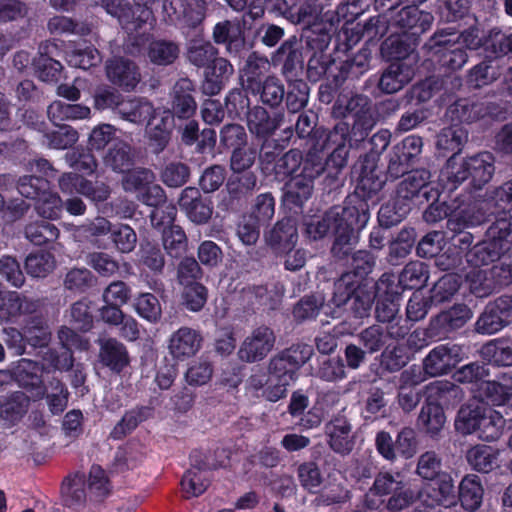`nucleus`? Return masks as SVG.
Returning <instances> with one entry per match:
<instances>
[{
  "instance_id": "7ed1b4c3",
  "label": "nucleus",
  "mask_w": 512,
  "mask_h": 512,
  "mask_svg": "<svg viewBox=\"0 0 512 512\" xmlns=\"http://www.w3.org/2000/svg\"><path fill=\"white\" fill-rule=\"evenodd\" d=\"M373 126L374 121L369 115H357L351 127L345 121L337 122L328 131L321 146L322 149L330 151L327 165L332 166L337 172L340 171L346 166L351 149L367 150L360 156L359 161L367 162L373 158L377 163L379 156L390 144L391 133L387 129H380L368 139Z\"/></svg>"
},
{
  "instance_id": "603ef678",
  "label": "nucleus",
  "mask_w": 512,
  "mask_h": 512,
  "mask_svg": "<svg viewBox=\"0 0 512 512\" xmlns=\"http://www.w3.org/2000/svg\"><path fill=\"white\" fill-rule=\"evenodd\" d=\"M61 494L65 506L77 509L86 501L85 477L81 474L70 475L64 479Z\"/></svg>"
},
{
  "instance_id": "c9c22d12",
  "label": "nucleus",
  "mask_w": 512,
  "mask_h": 512,
  "mask_svg": "<svg viewBox=\"0 0 512 512\" xmlns=\"http://www.w3.org/2000/svg\"><path fill=\"white\" fill-rule=\"evenodd\" d=\"M362 284L355 279V275L351 273H343L333 286V293L330 304L334 306L331 312L332 317L341 316V311L346 310V306L350 303L352 297L360 290Z\"/></svg>"
},
{
  "instance_id": "4be33fe9",
  "label": "nucleus",
  "mask_w": 512,
  "mask_h": 512,
  "mask_svg": "<svg viewBox=\"0 0 512 512\" xmlns=\"http://www.w3.org/2000/svg\"><path fill=\"white\" fill-rule=\"evenodd\" d=\"M495 114V106L487 101L470 98L458 99L446 110V117L455 124L472 123L486 116Z\"/></svg>"
},
{
  "instance_id": "f257e3e1",
  "label": "nucleus",
  "mask_w": 512,
  "mask_h": 512,
  "mask_svg": "<svg viewBox=\"0 0 512 512\" xmlns=\"http://www.w3.org/2000/svg\"><path fill=\"white\" fill-rule=\"evenodd\" d=\"M370 219L369 204L355 196H348L343 205H335L322 217L312 216L305 225V233L312 240L323 238L328 232L334 234L332 255L346 259L358 242L359 233Z\"/></svg>"
},
{
  "instance_id": "393cba45",
  "label": "nucleus",
  "mask_w": 512,
  "mask_h": 512,
  "mask_svg": "<svg viewBox=\"0 0 512 512\" xmlns=\"http://www.w3.org/2000/svg\"><path fill=\"white\" fill-rule=\"evenodd\" d=\"M414 77V68L406 61H392L378 78L377 88L383 94H395L408 85Z\"/></svg>"
},
{
  "instance_id": "13d9d810",
  "label": "nucleus",
  "mask_w": 512,
  "mask_h": 512,
  "mask_svg": "<svg viewBox=\"0 0 512 512\" xmlns=\"http://www.w3.org/2000/svg\"><path fill=\"white\" fill-rule=\"evenodd\" d=\"M25 237L32 244L41 246L55 242L60 234L58 227L44 219L36 220L26 225Z\"/></svg>"
},
{
  "instance_id": "6ab92c4d",
  "label": "nucleus",
  "mask_w": 512,
  "mask_h": 512,
  "mask_svg": "<svg viewBox=\"0 0 512 512\" xmlns=\"http://www.w3.org/2000/svg\"><path fill=\"white\" fill-rule=\"evenodd\" d=\"M303 44L296 36L285 40L272 56L275 66L281 65V72L286 80L296 79L299 72L303 70Z\"/></svg>"
},
{
  "instance_id": "a878e982",
  "label": "nucleus",
  "mask_w": 512,
  "mask_h": 512,
  "mask_svg": "<svg viewBox=\"0 0 512 512\" xmlns=\"http://www.w3.org/2000/svg\"><path fill=\"white\" fill-rule=\"evenodd\" d=\"M201 334L190 327H180L168 340V350L173 359L184 361L194 356L200 349Z\"/></svg>"
},
{
  "instance_id": "49530a36",
  "label": "nucleus",
  "mask_w": 512,
  "mask_h": 512,
  "mask_svg": "<svg viewBox=\"0 0 512 512\" xmlns=\"http://www.w3.org/2000/svg\"><path fill=\"white\" fill-rule=\"evenodd\" d=\"M468 140V131L458 125L452 124L443 128L437 135L436 147L438 150L451 152L452 156H456L462 151Z\"/></svg>"
},
{
  "instance_id": "6e6552de",
  "label": "nucleus",
  "mask_w": 512,
  "mask_h": 512,
  "mask_svg": "<svg viewBox=\"0 0 512 512\" xmlns=\"http://www.w3.org/2000/svg\"><path fill=\"white\" fill-rule=\"evenodd\" d=\"M397 184L395 194L401 201L412 207V204L423 205L425 202L435 201L441 196L442 182L432 180V174L425 168L414 169L403 175Z\"/></svg>"
},
{
  "instance_id": "a211bd4d",
  "label": "nucleus",
  "mask_w": 512,
  "mask_h": 512,
  "mask_svg": "<svg viewBox=\"0 0 512 512\" xmlns=\"http://www.w3.org/2000/svg\"><path fill=\"white\" fill-rule=\"evenodd\" d=\"M330 449L341 455H349L355 446V435L352 425L345 416H333L324 427Z\"/></svg>"
},
{
  "instance_id": "8fccbe9b",
  "label": "nucleus",
  "mask_w": 512,
  "mask_h": 512,
  "mask_svg": "<svg viewBox=\"0 0 512 512\" xmlns=\"http://www.w3.org/2000/svg\"><path fill=\"white\" fill-rule=\"evenodd\" d=\"M169 22L175 26L194 27L200 20L186 0H166L163 5Z\"/></svg>"
},
{
  "instance_id": "0e129e2a",
  "label": "nucleus",
  "mask_w": 512,
  "mask_h": 512,
  "mask_svg": "<svg viewBox=\"0 0 512 512\" xmlns=\"http://www.w3.org/2000/svg\"><path fill=\"white\" fill-rule=\"evenodd\" d=\"M411 206L395 194L393 201L383 204L378 211L381 227L390 228L399 224L410 212Z\"/></svg>"
},
{
  "instance_id": "423d86ee",
  "label": "nucleus",
  "mask_w": 512,
  "mask_h": 512,
  "mask_svg": "<svg viewBox=\"0 0 512 512\" xmlns=\"http://www.w3.org/2000/svg\"><path fill=\"white\" fill-rule=\"evenodd\" d=\"M426 0L384 1V5H375L376 10H386L391 31L404 33L414 37L430 29L434 17L430 12L420 10L415 3Z\"/></svg>"
},
{
  "instance_id": "f3484780",
  "label": "nucleus",
  "mask_w": 512,
  "mask_h": 512,
  "mask_svg": "<svg viewBox=\"0 0 512 512\" xmlns=\"http://www.w3.org/2000/svg\"><path fill=\"white\" fill-rule=\"evenodd\" d=\"M44 365L30 359H20L14 367V380L35 400L44 398L46 384L43 380Z\"/></svg>"
},
{
  "instance_id": "f8f14e48",
  "label": "nucleus",
  "mask_w": 512,
  "mask_h": 512,
  "mask_svg": "<svg viewBox=\"0 0 512 512\" xmlns=\"http://www.w3.org/2000/svg\"><path fill=\"white\" fill-rule=\"evenodd\" d=\"M423 139L418 135H409L396 144L390 154L387 175L397 179L407 172L420 158Z\"/></svg>"
},
{
  "instance_id": "5fc2aeb1",
  "label": "nucleus",
  "mask_w": 512,
  "mask_h": 512,
  "mask_svg": "<svg viewBox=\"0 0 512 512\" xmlns=\"http://www.w3.org/2000/svg\"><path fill=\"white\" fill-rule=\"evenodd\" d=\"M41 135L43 144L59 150L72 147L79 138L77 130L69 125H58V129L55 130H50L47 125Z\"/></svg>"
},
{
  "instance_id": "9d476101",
  "label": "nucleus",
  "mask_w": 512,
  "mask_h": 512,
  "mask_svg": "<svg viewBox=\"0 0 512 512\" xmlns=\"http://www.w3.org/2000/svg\"><path fill=\"white\" fill-rule=\"evenodd\" d=\"M448 36H455V33L439 29L429 39L428 46L440 67L455 71L464 66L468 55L461 44Z\"/></svg>"
},
{
  "instance_id": "4d7b16f0",
  "label": "nucleus",
  "mask_w": 512,
  "mask_h": 512,
  "mask_svg": "<svg viewBox=\"0 0 512 512\" xmlns=\"http://www.w3.org/2000/svg\"><path fill=\"white\" fill-rule=\"evenodd\" d=\"M380 14L370 17L363 24L357 23L354 30L359 38L366 39L367 42L379 40L391 31L390 23L386 10H380Z\"/></svg>"
},
{
  "instance_id": "69168bd1",
  "label": "nucleus",
  "mask_w": 512,
  "mask_h": 512,
  "mask_svg": "<svg viewBox=\"0 0 512 512\" xmlns=\"http://www.w3.org/2000/svg\"><path fill=\"white\" fill-rule=\"evenodd\" d=\"M461 285V276L456 273H447L443 275L432 287L430 291V300L434 305H439L450 301L459 290Z\"/></svg>"
},
{
  "instance_id": "c756f323",
  "label": "nucleus",
  "mask_w": 512,
  "mask_h": 512,
  "mask_svg": "<svg viewBox=\"0 0 512 512\" xmlns=\"http://www.w3.org/2000/svg\"><path fill=\"white\" fill-rule=\"evenodd\" d=\"M194 91V83L188 78H181L175 83L170 111L174 118L188 120L194 116L197 109V103L192 95Z\"/></svg>"
},
{
  "instance_id": "5701e85b",
  "label": "nucleus",
  "mask_w": 512,
  "mask_h": 512,
  "mask_svg": "<svg viewBox=\"0 0 512 512\" xmlns=\"http://www.w3.org/2000/svg\"><path fill=\"white\" fill-rule=\"evenodd\" d=\"M106 75L108 80L125 92L133 91L141 81V74L135 62L114 57L106 62Z\"/></svg>"
},
{
  "instance_id": "bf43d9fd",
  "label": "nucleus",
  "mask_w": 512,
  "mask_h": 512,
  "mask_svg": "<svg viewBox=\"0 0 512 512\" xmlns=\"http://www.w3.org/2000/svg\"><path fill=\"white\" fill-rule=\"evenodd\" d=\"M180 53L179 46L168 40H153L149 43L147 56L157 66H168L175 62Z\"/></svg>"
},
{
  "instance_id": "cd10ccee",
  "label": "nucleus",
  "mask_w": 512,
  "mask_h": 512,
  "mask_svg": "<svg viewBox=\"0 0 512 512\" xmlns=\"http://www.w3.org/2000/svg\"><path fill=\"white\" fill-rule=\"evenodd\" d=\"M477 397L488 406L512 407V376L502 374L496 380L482 381Z\"/></svg>"
},
{
  "instance_id": "a18cd8bd",
  "label": "nucleus",
  "mask_w": 512,
  "mask_h": 512,
  "mask_svg": "<svg viewBox=\"0 0 512 512\" xmlns=\"http://www.w3.org/2000/svg\"><path fill=\"white\" fill-rule=\"evenodd\" d=\"M483 492L480 477L474 474L466 475L459 484L457 499L465 510L472 512L480 507Z\"/></svg>"
},
{
  "instance_id": "ddd939ff",
  "label": "nucleus",
  "mask_w": 512,
  "mask_h": 512,
  "mask_svg": "<svg viewBox=\"0 0 512 512\" xmlns=\"http://www.w3.org/2000/svg\"><path fill=\"white\" fill-rule=\"evenodd\" d=\"M465 350L462 346L446 343L434 347L423 359L429 377H437L450 373L462 361Z\"/></svg>"
},
{
  "instance_id": "20e7f679",
  "label": "nucleus",
  "mask_w": 512,
  "mask_h": 512,
  "mask_svg": "<svg viewBox=\"0 0 512 512\" xmlns=\"http://www.w3.org/2000/svg\"><path fill=\"white\" fill-rule=\"evenodd\" d=\"M494 163L493 154L486 151L466 157L462 162L449 157L439 175L442 191L451 193L464 182L475 190L482 189L492 179Z\"/></svg>"
},
{
  "instance_id": "a19ab883",
  "label": "nucleus",
  "mask_w": 512,
  "mask_h": 512,
  "mask_svg": "<svg viewBox=\"0 0 512 512\" xmlns=\"http://www.w3.org/2000/svg\"><path fill=\"white\" fill-rule=\"evenodd\" d=\"M29 405L30 398L22 391L0 395V418L15 423L26 414Z\"/></svg>"
},
{
  "instance_id": "0eeeda50",
  "label": "nucleus",
  "mask_w": 512,
  "mask_h": 512,
  "mask_svg": "<svg viewBox=\"0 0 512 512\" xmlns=\"http://www.w3.org/2000/svg\"><path fill=\"white\" fill-rule=\"evenodd\" d=\"M512 246L511 222L507 217L496 218L488 227L485 239L466 253L467 262L475 267L488 265L501 258Z\"/></svg>"
},
{
  "instance_id": "338daca9",
  "label": "nucleus",
  "mask_w": 512,
  "mask_h": 512,
  "mask_svg": "<svg viewBox=\"0 0 512 512\" xmlns=\"http://www.w3.org/2000/svg\"><path fill=\"white\" fill-rule=\"evenodd\" d=\"M498 452L488 445H476L467 452V461L479 472L488 473L496 465Z\"/></svg>"
},
{
  "instance_id": "7c9ffc66",
  "label": "nucleus",
  "mask_w": 512,
  "mask_h": 512,
  "mask_svg": "<svg viewBox=\"0 0 512 512\" xmlns=\"http://www.w3.org/2000/svg\"><path fill=\"white\" fill-rule=\"evenodd\" d=\"M38 301L22 296L18 292L8 291L0 294V322H13L22 315L36 312Z\"/></svg>"
},
{
  "instance_id": "774afa93",
  "label": "nucleus",
  "mask_w": 512,
  "mask_h": 512,
  "mask_svg": "<svg viewBox=\"0 0 512 512\" xmlns=\"http://www.w3.org/2000/svg\"><path fill=\"white\" fill-rule=\"evenodd\" d=\"M490 202L491 209L495 214H500L498 218L507 217L510 222L509 212L512 210V180L503 183L486 194Z\"/></svg>"
},
{
  "instance_id": "f03ea898",
  "label": "nucleus",
  "mask_w": 512,
  "mask_h": 512,
  "mask_svg": "<svg viewBox=\"0 0 512 512\" xmlns=\"http://www.w3.org/2000/svg\"><path fill=\"white\" fill-rule=\"evenodd\" d=\"M318 141L312 144L304 156L296 148L283 153L272 167L275 179L286 182L283 202L290 209H301L311 198L314 181L325 170L330 151L321 148Z\"/></svg>"
},
{
  "instance_id": "79ce46f5",
  "label": "nucleus",
  "mask_w": 512,
  "mask_h": 512,
  "mask_svg": "<svg viewBox=\"0 0 512 512\" xmlns=\"http://www.w3.org/2000/svg\"><path fill=\"white\" fill-rule=\"evenodd\" d=\"M257 187V177L252 171L233 174L229 177L226 189L231 202L241 205L246 202Z\"/></svg>"
},
{
  "instance_id": "09e8293b",
  "label": "nucleus",
  "mask_w": 512,
  "mask_h": 512,
  "mask_svg": "<svg viewBox=\"0 0 512 512\" xmlns=\"http://www.w3.org/2000/svg\"><path fill=\"white\" fill-rule=\"evenodd\" d=\"M481 357L495 366L512 365V344L504 338H497L484 344L480 350Z\"/></svg>"
},
{
  "instance_id": "2f4dec72",
  "label": "nucleus",
  "mask_w": 512,
  "mask_h": 512,
  "mask_svg": "<svg viewBox=\"0 0 512 512\" xmlns=\"http://www.w3.org/2000/svg\"><path fill=\"white\" fill-rule=\"evenodd\" d=\"M244 118H246L248 129L252 134L259 138H267L281 126L284 113L276 112L270 115L266 108L255 105Z\"/></svg>"
},
{
  "instance_id": "052dcab7",
  "label": "nucleus",
  "mask_w": 512,
  "mask_h": 512,
  "mask_svg": "<svg viewBox=\"0 0 512 512\" xmlns=\"http://www.w3.org/2000/svg\"><path fill=\"white\" fill-rule=\"evenodd\" d=\"M48 31L53 35H79L86 36L92 31L87 21L77 22L67 16H54L47 23Z\"/></svg>"
},
{
  "instance_id": "c03bdc74",
  "label": "nucleus",
  "mask_w": 512,
  "mask_h": 512,
  "mask_svg": "<svg viewBox=\"0 0 512 512\" xmlns=\"http://www.w3.org/2000/svg\"><path fill=\"white\" fill-rule=\"evenodd\" d=\"M285 86L276 76H267L259 84L255 91H249L252 95H258L262 105L270 109H277L282 106L285 98Z\"/></svg>"
},
{
  "instance_id": "b1692460",
  "label": "nucleus",
  "mask_w": 512,
  "mask_h": 512,
  "mask_svg": "<svg viewBox=\"0 0 512 512\" xmlns=\"http://www.w3.org/2000/svg\"><path fill=\"white\" fill-rule=\"evenodd\" d=\"M367 162L359 161L354 166V173H357V184L355 189V197L365 201V198H371L383 188L385 179L382 171L378 168L373 158Z\"/></svg>"
},
{
  "instance_id": "4468645a",
  "label": "nucleus",
  "mask_w": 512,
  "mask_h": 512,
  "mask_svg": "<svg viewBox=\"0 0 512 512\" xmlns=\"http://www.w3.org/2000/svg\"><path fill=\"white\" fill-rule=\"evenodd\" d=\"M275 342L276 336L270 327L266 325L256 327L243 340L238 350V357L246 363L259 362L272 351Z\"/></svg>"
},
{
  "instance_id": "412c9836",
  "label": "nucleus",
  "mask_w": 512,
  "mask_h": 512,
  "mask_svg": "<svg viewBox=\"0 0 512 512\" xmlns=\"http://www.w3.org/2000/svg\"><path fill=\"white\" fill-rule=\"evenodd\" d=\"M424 490L420 493L422 502L428 507H451L457 503V495L453 479L450 474L444 473L429 480Z\"/></svg>"
},
{
  "instance_id": "72a5a7b5",
  "label": "nucleus",
  "mask_w": 512,
  "mask_h": 512,
  "mask_svg": "<svg viewBox=\"0 0 512 512\" xmlns=\"http://www.w3.org/2000/svg\"><path fill=\"white\" fill-rule=\"evenodd\" d=\"M233 73V65L225 58H219L205 70L204 80L201 85L202 93L207 96L219 94Z\"/></svg>"
},
{
  "instance_id": "4c0bfd02",
  "label": "nucleus",
  "mask_w": 512,
  "mask_h": 512,
  "mask_svg": "<svg viewBox=\"0 0 512 512\" xmlns=\"http://www.w3.org/2000/svg\"><path fill=\"white\" fill-rule=\"evenodd\" d=\"M154 107L150 101L141 97H122L116 110L123 120L133 124H144L151 119Z\"/></svg>"
},
{
  "instance_id": "e2e57ef3",
  "label": "nucleus",
  "mask_w": 512,
  "mask_h": 512,
  "mask_svg": "<svg viewBox=\"0 0 512 512\" xmlns=\"http://www.w3.org/2000/svg\"><path fill=\"white\" fill-rule=\"evenodd\" d=\"M44 398L49 411L53 415L61 414L67 407L69 392L63 382L57 377H51L46 383Z\"/></svg>"
},
{
  "instance_id": "37998d69",
  "label": "nucleus",
  "mask_w": 512,
  "mask_h": 512,
  "mask_svg": "<svg viewBox=\"0 0 512 512\" xmlns=\"http://www.w3.org/2000/svg\"><path fill=\"white\" fill-rule=\"evenodd\" d=\"M269 68L267 58L259 56L257 53H251L241 70L240 82L247 91H255L259 84L263 82L262 76Z\"/></svg>"
},
{
  "instance_id": "58836bf2",
  "label": "nucleus",
  "mask_w": 512,
  "mask_h": 512,
  "mask_svg": "<svg viewBox=\"0 0 512 512\" xmlns=\"http://www.w3.org/2000/svg\"><path fill=\"white\" fill-rule=\"evenodd\" d=\"M418 37L404 33L391 34L383 42L381 51L384 56L393 61H405V59L414 52L417 46Z\"/></svg>"
},
{
  "instance_id": "ea45409f",
  "label": "nucleus",
  "mask_w": 512,
  "mask_h": 512,
  "mask_svg": "<svg viewBox=\"0 0 512 512\" xmlns=\"http://www.w3.org/2000/svg\"><path fill=\"white\" fill-rule=\"evenodd\" d=\"M91 110L82 104H71L61 100L53 101L47 108L50 121L58 126L65 121L83 120L90 116Z\"/></svg>"
},
{
  "instance_id": "3c124183",
  "label": "nucleus",
  "mask_w": 512,
  "mask_h": 512,
  "mask_svg": "<svg viewBox=\"0 0 512 512\" xmlns=\"http://www.w3.org/2000/svg\"><path fill=\"white\" fill-rule=\"evenodd\" d=\"M101 362L115 372H120L128 364L125 346L116 339H107L101 343Z\"/></svg>"
},
{
  "instance_id": "6e6d98bb",
  "label": "nucleus",
  "mask_w": 512,
  "mask_h": 512,
  "mask_svg": "<svg viewBox=\"0 0 512 512\" xmlns=\"http://www.w3.org/2000/svg\"><path fill=\"white\" fill-rule=\"evenodd\" d=\"M152 410L147 406H140L127 411L121 420L110 432V438L120 440L131 433L141 422L151 416Z\"/></svg>"
},
{
  "instance_id": "aec40b11",
  "label": "nucleus",
  "mask_w": 512,
  "mask_h": 512,
  "mask_svg": "<svg viewBox=\"0 0 512 512\" xmlns=\"http://www.w3.org/2000/svg\"><path fill=\"white\" fill-rule=\"evenodd\" d=\"M472 317L471 309L465 304H455L430 319V331L438 339H444L451 332L462 328Z\"/></svg>"
},
{
  "instance_id": "680f3d73",
  "label": "nucleus",
  "mask_w": 512,
  "mask_h": 512,
  "mask_svg": "<svg viewBox=\"0 0 512 512\" xmlns=\"http://www.w3.org/2000/svg\"><path fill=\"white\" fill-rule=\"evenodd\" d=\"M500 74L495 60H484L469 70L467 83L470 87L481 88L497 80Z\"/></svg>"
},
{
  "instance_id": "39448f33",
  "label": "nucleus",
  "mask_w": 512,
  "mask_h": 512,
  "mask_svg": "<svg viewBox=\"0 0 512 512\" xmlns=\"http://www.w3.org/2000/svg\"><path fill=\"white\" fill-rule=\"evenodd\" d=\"M504 426L505 420L500 412L477 399V396L461 406L455 419L458 432L465 435L475 433L479 439L487 442L496 441Z\"/></svg>"
},
{
  "instance_id": "473e14b6",
  "label": "nucleus",
  "mask_w": 512,
  "mask_h": 512,
  "mask_svg": "<svg viewBox=\"0 0 512 512\" xmlns=\"http://www.w3.org/2000/svg\"><path fill=\"white\" fill-rule=\"evenodd\" d=\"M100 6L107 14L116 18L122 28L129 35H140L145 33L141 24H138L136 11L132 8L127 0H101Z\"/></svg>"
},
{
  "instance_id": "864d4df0",
  "label": "nucleus",
  "mask_w": 512,
  "mask_h": 512,
  "mask_svg": "<svg viewBox=\"0 0 512 512\" xmlns=\"http://www.w3.org/2000/svg\"><path fill=\"white\" fill-rule=\"evenodd\" d=\"M368 68L369 58L365 52L342 62L339 66L336 64L335 71L337 72L333 75L334 86H340L347 79H358Z\"/></svg>"
},
{
  "instance_id": "f704fd0d",
  "label": "nucleus",
  "mask_w": 512,
  "mask_h": 512,
  "mask_svg": "<svg viewBox=\"0 0 512 512\" xmlns=\"http://www.w3.org/2000/svg\"><path fill=\"white\" fill-rule=\"evenodd\" d=\"M446 415L443 407L432 401H426L420 410L417 426L431 439H438L444 429Z\"/></svg>"
},
{
  "instance_id": "1a4fd4ad",
  "label": "nucleus",
  "mask_w": 512,
  "mask_h": 512,
  "mask_svg": "<svg viewBox=\"0 0 512 512\" xmlns=\"http://www.w3.org/2000/svg\"><path fill=\"white\" fill-rule=\"evenodd\" d=\"M313 347L305 343H296L279 352L269 362L271 380L291 384L297 378L298 370L310 360Z\"/></svg>"
},
{
  "instance_id": "e433bc0d",
  "label": "nucleus",
  "mask_w": 512,
  "mask_h": 512,
  "mask_svg": "<svg viewBox=\"0 0 512 512\" xmlns=\"http://www.w3.org/2000/svg\"><path fill=\"white\" fill-rule=\"evenodd\" d=\"M295 115V124L283 130L282 141L289 142L295 133L299 139H308L315 144L317 140L315 142L314 140L319 135V130H316L318 115L311 109L303 110ZM327 134L328 132L325 133L324 139L322 141L318 140V142L323 143Z\"/></svg>"
},
{
  "instance_id": "bb28decb",
  "label": "nucleus",
  "mask_w": 512,
  "mask_h": 512,
  "mask_svg": "<svg viewBox=\"0 0 512 512\" xmlns=\"http://www.w3.org/2000/svg\"><path fill=\"white\" fill-rule=\"evenodd\" d=\"M298 241L295 219L285 217L279 220L266 236L267 245L277 255L291 252Z\"/></svg>"
},
{
  "instance_id": "c85d7f7f",
  "label": "nucleus",
  "mask_w": 512,
  "mask_h": 512,
  "mask_svg": "<svg viewBox=\"0 0 512 512\" xmlns=\"http://www.w3.org/2000/svg\"><path fill=\"white\" fill-rule=\"evenodd\" d=\"M178 204L193 223L204 224L212 216L213 207L211 202L203 199L196 187H186L180 195Z\"/></svg>"
},
{
  "instance_id": "2eb2a0df",
  "label": "nucleus",
  "mask_w": 512,
  "mask_h": 512,
  "mask_svg": "<svg viewBox=\"0 0 512 512\" xmlns=\"http://www.w3.org/2000/svg\"><path fill=\"white\" fill-rule=\"evenodd\" d=\"M409 327L401 324H391L383 327L371 325L363 329L358 335L359 344L369 354L383 351L391 340H399L408 335Z\"/></svg>"
},
{
  "instance_id": "9b49d317",
  "label": "nucleus",
  "mask_w": 512,
  "mask_h": 512,
  "mask_svg": "<svg viewBox=\"0 0 512 512\" xmlns=\"http://www.w3.org/2000/svg\"><path fill=\"white\" fill-rule=\"evenodd\" d=\"M495 212L491 210L487 197L480 201L469 203L453 202L450 218L447 220V229L459 231L466 228L477 227L489 220Z\"/></svg>"
},
{
  "instance_id": "de8ad7c7",
  "label": "nucleus",
  "mask_w": 512,
  "mask_h": 512,
  "mask_svg": "<svg viewBox=\"0 0 512 512\" xmlns=\"http://www.w3.org/2000/svg\"><path fill=\"white\" fill-rule=\"evenodd\" d=\"M288 87L285 90V106L289 114H297L308 105L310 87L302 79L287 80Z\"/></svg>"
},
{
  "instance_id": "dca6fc26",
  "label": "nucleus",
  "mask_w": 512,
  "mask_h": 512,
  "mask_svg": "<svg viewBox=\"0 0 512 512\" xmlns=\"http://www.w3.org/2000/svg\"><path fill=\"white\" fill-rule=\"evenodd\" d=\"M60 190L69 195L80 194L95 204L106 201L110 196V188L104 183L92 182L77 173H64L59 178Z\"/></svg>"
}]
</instances>
